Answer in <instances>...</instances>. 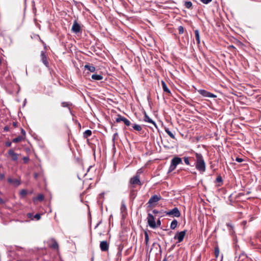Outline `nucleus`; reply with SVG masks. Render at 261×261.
<instances>
[{"label":"nucleus","instance_id":"nucleus-56","mask_svg":"<svg viewBox=\"0 0 261 261\" xmlns=\"http://www.w3.org/2000/svg\"><path fill=\"white\" fill-rule=\"evenodd\" d=\"M18 247V250H19L20 249H22V247Z\"/></svg>","mask_w":261,"mask_h":261},{"label":"nucleus","instance_id":"nucleus-53","mask_svg":"<svg viewBox=\"0 0 261 261\" xmlns=\"http://www.w3.org/2000/svg\"><path fill=\"white\" fill-rule=\"evenodd\" d=\"M13 125L14 127H16V126H17V122H13Z\"/></svg>","mask_w":261,"mask_h":261},{"label":"nucleus","instance_id":"nucleus-4","mask_svg":"<svg viewBox=\"0 0 261 261\" xmlns=\"http://www.w3.org/2000/svg\"><path fill=\"white\" fill-rule=\"evenodd\" d=\"M186 233L187 230H186L180 232H177L174 237V239L177 240V243H180L183 241Z\"/></svg>","mask_w":261,"mask_h":261},{"label":"nucleus","instance_id":"nucleus-58","mask_svg":"<svg viewBox=\"0 0 261 261\" xmlns=\"http://www.w3.org/2000/svg\"><path fill=\"white\" fill-rule=\"evenodd\" d=\"M140 170H141V169H139V170H138V171H139V174L140 173H141Z\"/></svg>","mask_w":261,"mask_h":261},{"label":"nucleus","instance_id":"nucleus-34","mask_svg":"<svg viewBox=\"0 0 261 261\" xmlns=\"http://www.w3.org/2000/svg\"><path fill=\"white\" fill-rule=\"evenodd\" d=\"M184 160L185 164L187 165H190L189 157H184Z\"/></svg>","mask_w":261,"mask_h":261},{"label":"nucleus","instance_id":"nucleus-8","mask_svg":"<svg viewBox=\"0 0 261 261\" xmlns=\"http://www.w3.org/2000/svg\"><path fill=\"white\" fill-rule=\"evenodd\" d=\"M7 157H10L13 161H16L18 160V154L15 153L13 149H10L6 154Z\"/></svg>","mask_w":261,"mask_h":261},{"label":"nucleus","instance_id":"nucleus-57","mask_svg":"<svg viewBox=\"0 0 261 261\" xmlns=\"http://www.w3.org/2000/svg\"><path fill=\"white\" fill-rule=\"evenodd\" d=\"M241 256H246L244 254H241V255H240V257Z\"/></svg>","mask_w":261,"mask_h":261},{"label":"nucleus","instance_id":"nucleus-37","mask_svg":"<svg viewBox=\"0 0 261 261\" xmlns=\"http://www.w3.org/2000/svg\"><path fill=\"white\" fill-rule=\"evenodd\" d=\"M20 194L21 196H24L27 194V191L25 190H22L20 192Z\"/></svg>","mask_w":261,"mask_h":261},{"label":"nucleus","instance_id":"nucleus-52","mask_svg":"<svg viewBox=\"0 0 261 261\" xmlns=\"http://www.w3.org/2000/svg\"><path fill=\"white\" fill-rule=\"evenodd\" d=\"M4 203V201L3 200V199L0 198V204H3Z\"/></svg>","mask_w":261,"mask_h":261},{"label":"nucleus","instance_id":"nucleus-25","mask_svg":"<svg viewBox=\"0 0 261 261\" xmlns=\"http://www.w3.org/2000/svg\"><path fill=\"white\" fill-rule=\"evenodd\" d=\"M44 199V196L42 194H39L36 197L33 198L34 202L37 200L42 201Z\"/></svg>","mask_w":261,"mask_h":261},{"label":"nucleus","instance_id":"nucleus-5","mask_svg":"<svg viewBox=\"0 0 261 261\" xmlns=\"http://www.w3.org/2000/svg\"><path fill=\"white\" fill-rule=\"evenodd\" d=\"M129 183L132 185H142V183L139 179V171H137L135 176L130 179Z\"/></svg>","mask_w":261,"mask_h":261},{"label":"nucleus","instance_id":"nucleus-12","mask_svg":"<svg viewBox=\"0 0 261 261\" xmlns=\"http://www.w3.org/2000/svg\"><path fill=\"white\" fill-rule=\"evenodd\" d=\"M40 57L42 62L46 67H48L49 64L47 60V57L45 55V53L44 51H42L41 52Z\"/></svg>","mask_w":261,"mask_h":261},{"label":"nucleus","instance_id":"nucleus-47","mask_svg":"<svg viewBox=\"0 0 261 261\" xmlns=\"http://www.w3.org/2000/svg\"><path fill=\"white\" fill-rule=\"evenodd\" d=\"M8 181L9 183H12L13 182V179L11 178H9L8 179Z\"/></svg>","mask_w":261,"mask_h":261},{"label":"nucleus","instance_id":"nucleus-55","mask_svg":"<svg viewBox=\"0 0 261 261\" xmlns=\"http://www.w3.org/2000/svg\"><path fill=\"white\" fill-rule=\"evenodd\" d=\"M162 261H168L166 258H164Z\"/></svg>","mask_w":261,"mask_h":261},{"label":"nucleus","instance_id":"nucleus-50","mask_svg":"<svg viewBox=\"0 0 261 261\" xmlns=\"http://www.w3.org/2000/svg\"><path fill=\"white\" fill-rule=\"evenodd\" d=\"M21 132L23 135H25V132L23 128H21Z\"/></svg>","mask_w":261,"mask_h":261},{"label":"nucleus","instance_id":"nucleus-7","mask_svg":"<svg viewBox=\"0 0 261 261\" xmlns=\"http://www.w3.org/2000/svg\"><path fill=\"white\" fill-rule=\"evenodd\" d=\"M162 199V197L160 195H154L151 197L149 201L147 202L148 206H151L154 203L158 202L159 200Z\"/></svg>","mask_w":261,"mask_h":261},{"label":"nucleus","instance_id":"nucleus-32","mask_svg":"<svg viewBox=\"0 0 261 261\" xmlns=\"http://www.w3.org/2000/svg\"><path fill=\"white\" fill-rule=\"evenodd\" d=\"M176 168V167H175L171 163L169 168V170H168V172H171L173 171Z\"/></svg>","mask_w":261,"mask_h":261},{"label":"nucleus","instance_id":"nucleus-39","mask_svg":"<svg viewBox=\"0 0 261 261\" xmlns=\"http://www.w3.org/2000/svg\"><path fill=\"white\" fill-rule=\"evenodd\" d=\"M212 0H200V1L204 4H207L212 2Z\"/></svg>","mask_w":261,"mask_h":261},{"label":"nucleus","instance_id":"nucleus-26","mask_svg":"<svg viewBox=\"0 0 261 261\" xmlns=\"http://www.w3.org/2000/svg\"><path fill=\"white\" fill-rule=\"evenodd\" d=\"M144 235H145V245H146V246H148V242H149V238L148 234V233H147V232L146 231H145L144 232Z\"/></svg>","mask_w":261,"mask_h":261},{"label":"nucleus","instance_id":"nucleus-10","mask_svg":"<svg viewBox=\"0 0 261 261\" xmlns=\"http://www.w3.org/2000/svg\"><path fill=\"white\" fill-rule=\"evenodd\" d=\"M116 121L117 122L123 121L126 126H129L131 124V123L129 120H128L126 118L122 117L120 115H118V117L116 119Z\"/></svg>","mask_w":261,"mask_h":261},{"label":"nucleus","instance_id":"nucleus-29","mask_svg":"<svg viewBox=\"0 0 261 261\" xmlns=\"http://www.w3.org/2000/svg\"><path fill=\"white\" fill-rule=\"evenodd\" d=\"M23 139V137L21 136H18L12 140L13 143H18L20 142Z\"/></svg>","mask_w":261,"mask_h":261},{"label":"nucleus","instance_id":"nucleus-13","mask_svg":"<svg viewBox=\"0 0 261 261\" xmlns=\"http://www.w3.org/2000/svg\"><path fill=\"white\" fill-rule=\"evenodd\" d=\"M171 163L176 167L177 165L182 163L181 159L178 156L174 157L171 160Z\"/></svg>","mask_w":261,"mask_h":261},{"label":"nucleus","instance_id":"nucleus-45","mask_svg":"<svg viewBox=\"0 0 261 261\" xmlns=\"http://www.w3.org/2000/svg\"><path fill=\"white\" fill-rule=\"evenodd\" d=\"M9 130V127L8 126H6L4 128V132H8Z\"/></svg>","mask_w":261,"mask_h":261},{"label":"nucleus","instance_id":"nucleus-19","mask_svg":"<svg viewBox=\"0 0 261 261\" xmlns=\"http://www.w3.org/2000/svg\"><path fill=\"white\" fill-rule=\"evenodd\" d=\"M162 85L163 91L164 92L168 93H171L170 90L168 88L165 82L163 81H162Z\"/></svg>","mask_w":261,"mask_h":261},{"label":"nucleus","instance_id":"nucleus-38","mask_svg":"<svg viewBox=\"0 0 261 261\" xmlns=\"http://www.w3.org/2000/svg\"><path fill=\"white\" fill-rule=\"evenodd\" d=\"M22 160L23 161V162L24 163H28L29 162V161H30V159H29V156H24L23 158H22Z\"/></svg>","mask_w":261,"mask_h":261},{"label":"nucleus","instance_id":"nucleus-42","mask_svg":"<svg viewBox=\"0 0 261 261\" xmlns=\"http://www.w3.org/2000/svg\"><path fill=\"white\" fill-rule=\"evenodd\" d=\"M12 142L10 141H8L5 143V145L7 147H10L11 146Z\"/></svg>","mask_w":261,"mask_h":261},{"label":"nucleus","instance_id":"nucleus-11","mask_svg":"<svg viewBox=\"0 0 261 261\" xmlns=\"http://www.w3.org/2000/svg\"><path fill=\"white\" fill-rule=\"evenodd\" d=\"M100 248L102 251L106 252L108 251L109 248V245L107 241H103L100 242Z\"/></svg>","mask_w":261,"mask_h":261},{"label":"nucleus","instance_id":"nucleus-27","mask_svg":"<svg viewBox=\"0 0 261 261\" xmlns=\"http://www.w3.org/2000/svg\"><path fill=\"white\" fill-rule=\"evenodd\" d=\"M165 132L171 138L175 139L174 135L168 128H166Z\"/></svg>","mask_w":261,"mask_h":261},{"label":"nucleus","instance_id":"nucleus-28","mask_svg":"<svg viewBox=\"0 0 261 261\" xmlns=\"http://www.w3.org/2000/svg\"><path fill=\"white\" fill-rule=\"evenodd\" d=\"M132 127L134 129L137 131H141L142 130V127L140 125L137 124H134Z\"/></svg>","mask_w":261,"mask_h":261},{"label":"nucleus","instance_id":"nucleus-54","mask_svg":"<svg viewBox=\"0 0 261 261\" xmlns=\"http://www.w3.org/2000/svg\"><path fill=\"white\" fill-rule=\"evenodd\" d=\"M35 178H37L38 177V174L37 173H35L34 175Z\"/></svg>","mask_w":261,"mask_h":261},{"label":"nucleus","instance_id":"nucleus-9","mask_svg":"<svg viewBox=\"0 0 261 261\" xmlns=\"http://www.w3.org/2000/svg\"><path fill=\"white\" fill-rule=\"evenodd\" d=\"M71 31L75 34H78L82 32L81 27L76 21L73 22L71 28Z\"/></svg>","mask_w":261,"mask_h":261},{"label":"nucleus","instance_id":"nucleus-43","mask_svg":"<svg viewBox=\"0 0 261 261\" xmlns=\"http://www.w3.org/2000/svg\"><path fill=\"white\" fill-rule=\"evenodd\" d=\"M5 178V174L4 173H0V180H3Z\"/></svg>","mask_w":261,"mask_h":261},{"label":"nucleus","instance_id":"nucleus-30","mask_svg":"<svg viewBox=\"0 0 261 261\" xmlns=\"http://www.w3.org/2000/svg\"><path fill=\"white\" fill-rule=\"evenodd\" d=\"M136 193L134 191H131L129 194L130 199L133 200L136 197Z\"/></svg>","mask_w":261,"mask_h":261},{"label":"nucleus","instance_id":"nucleus-22","mask_svg":"<svg viewBox=\"0 0 261 261\" xmlns=\"http://www.w3.org/2000/svg\"><path fill=\"white\" fill-rule=\"evenodd\" d=\"M92 135V132L91 130L87 129L84 132L83 134V137L84 138H87L91 136Z\"/></svg>","mask_w":261,"mask_h":261},{"label":"nucleus","instance_id":"nucleus-6","mask_svg":"<svg viewBox=\"0 0 261 261\" xmlns=\"http://www.w3.org/2000/svg\"><path fill=\"white\" fill-rule=\"evenodd\" d=\"M198 92L203 96V97H209V98H216L217 97V95L212 93L206 90H203V89H199L198 90Z\"/></svg>","mask_w":261,"mask_h":261},{"label":"nucleus","instance_id":"nucleus-49","mask_svg":"<svg viewBox=\"0 0 261 261\" xmlns=\"http://www.w3.org/2000/svg\"><path fill=\"white\" fill-rule=\"evenodd\" d=\"M226 225H227V227H230L231 228H232V225L231 224L227 223Z\"/></svg>","mask_w":261,"mask_h":261},{"label":"nucleus","instance_id":"nucleus-36","mask_svg":"<svg viewBox=\"0 0 261 261\" xmlns=\"http://www.w3.org/2000/svg\"><path fill=\"white\" fill-rule=\"evenodd\" d=\"M12 183L17 186H19L20 184V181L17 179H13V182Z\"/></svg>","mask_w":261,"mask_h":261},{"label":"nucleus","instance_id":"nucleus-20","mask_svg":"<svg viewBox=\"0 0 261 261\" xmlns=\"http://www.w3.org/2000/svg\"><path fill=\"white\" fill-rule=\"evenodd\" d=\"M85 68L88 69L91 72H94L96 70V68L94 66H91L89 65H85Z\"/></svg>","mask_w":261,"mask_h":261},{"label":"nucleus","instance_id":"nucleus-48","mask_svg":"<svg viewBox=\"0 0 261 261\" xmlns=\"http://www.w3.org/2000/svg\"><path fill=\"white\" fill-rule=\"evenodd\" d=\"M152 213L154 214H158L159 213V211L158 210H153L152 211Z\"/></svg>","mask_w":261,"mask_h":261},{"label":"nucleus","instance_id":"nucleus-35","mask_svg":"<svg viewBox=\"0 0 261 261\" xmlns=\"http://www.w3.org/2000/svg\"><path fill=\"white\" fill-rule=\"evenodd\" d=\"M216 181L217 182H222L223 179L222 177L220 175L218 176L216 179Z\"/></svg>","mask_w":261,"mask_h":261},{"label":"nucleus","instance_id":"nucleus-14","mask_svg":"<svg viewBox=\"0 0 261 261\" xmlns=\"http://www.w3.org/2000/svg\"><path fill=\"white\" fill-rule=\"evenodd\" d=\"M144 121L148 123L153 124V125L157 128V125L155 122L152 120L146 114V112L144 114Z\"/></svg>","mask_w":261,"mask_h":261},{"label":"nucleus","instance_id":"nucleus-21","mask_svg":"<svg viewBox=\"0 0 261 261\" xmlns=\"http://www.w3.org/2000/svg\"><path fill=\"white\" fill-rule=\"evenodd\" d=\"M72 105V104L71 103H70L69 102H65V101H64V102H62L61 103V106L62 107H67L68 108V109L69 110V112L70 113H71V110L70 108V106Z\"/></svg>","mask_w":261,"mask_h":261},{"label":"nucleus","instance_id":"nucleus-2","mask_svg":"<svg viewBox=\"0 0 261 261\" xmlns=\"http://www.w3.org/2000/svg\"><path fill=\"white\" fill-rule=\"evenodd\" d=\"M166 215L172 217H179L180 216V212L177 207H174L172 210L165 212Z\"/></svg>","mask_w":261,"mask_h":261},{"label":"nucleus","instance_id":"nucleus-17","mask_svg":"<svg viewBox=\"0 0 261 261\" xmlns=\"http://www.w3.org/2000/svg\"><path fill=\"white\" fill-rule=\"evenodd\" d=\"M194 33H195V39H196V42H197V44L199 45L200 43L199 32L198 30H196L194 31Z\"/></svg>","mask_w":261,"mask_h":261},{"label":"nucleus","instance_id":"nucleus-33","mask_svg":"<svg viewBox=\"0 0 261 261\" xmlns=\"http://www.w3.org/2000/svg\"><path fill=\"white\" fill-rule=\"evenodd\" d=\"M179 34H182L184 32V28L182 26H179L178 28Z\"/></svg>","mask_w":261,"mask_h":261},{"label":"nucleus","instance_id":"nucleus-40","mask_svg":"<svg viewBox=\"0 0 261 261\" xmlns=\"http://www.w3.org/2000/svg\"><path fill=\"white\" fill-rule=\"evenodd\" d=\"M34 218L36 219V220H39L41 218V215L39 214H36L34 216Z\"/></svg>","mask_w":261,"mask_h":261},{"label":"nucleus","instance_id":"nucleus-51","mask_svg":"<svg viewBox=\"0 0 261 261\" xmlns=\"http://www.w3.org/2000/svg\"><path fill=\"white\" fill-rule=\"evenodd\" d=\"M229 48L236 49V48L233 45H229Z\"/></svg>","mask_w":261,"mask_h":261},{"label":"nucleus","instance_id":"nucleus-44","mask_svg":"<svg viewBox=\"0 0 261 261\" xmlns=\"http://www.w3.org/2000/svg\"><path fill=\"white\" fill-rule=\"evenodd\" d=\"M156 227L157 226H160L161 225V221H160V219H159L157 221V222H156Z\"/></svg>","mask_w":261,"mask_h":261},{"label":"nucleus","instance_id":"nucleus-46","mask_svg":"<svg viewBox=\"0 0 261 261\" xmlns=\"http://www.w3.org/2000/svg\"><path fill=\"white\" fill-rule=\"evenodd\" d=\"M118 136V134L117 133H115L114 135H113V141H114L115 139H116V137Z\"/></svg>","mask_w":261,"mask_h":261},{"label":"nucleus","instance_id":"nucleus-41","mask_svg":"<svg viewBox=\"0 0 261 261\" xmlns=\"http://www.w3.org/2000/svg\"><path fill=\"white\" fill-rule=\"evenodd\" d=\"M244 161V160L242 158H240L239 157H237L236 158V161L239 162V163H241L243 161Z\"/></svg>","mask_w":261,"mask_h":261},{"label":"nucleus","instance_id":"nucleus-16","mask_svg":"<svg viewBox=\"0 0 261 261\" xmlns=\"http://www.w3.org/2000/svg\"><path fill=\"white\" fill-rule=\"evenodd\" d=\"M120 210L122 213H126L127 211V208L126 205L125 204V202L124 200L121 201V205L120 207Z\"/></svg>","mask_w":261,"mask_h":261},{"label":"nucleus","instance_id":"nucleus-1","mask_svg":"<svg viewBox=\"0 0 261 261\" xmlns=\"http://www.w3.org/2000/svg\"><path fill=\"white\" fill-rule=\"evenodd\" d=\"M195 166L196 169L201 174H203L206 170V163L202 154L195 152Z\"/></svg>","mask_w":261,"mask_h":261},{"label":"nucleus","instance_id":"nucleus-23","mask_svg":"<svg viewBox=\"0 0 261 261\" xmlns=\"http://www.w3.org/2000/svg\"><path fill=\"white\" fill-rule=\"evenodd\" d=\"M177 221L175 219H174L171 223L170 228L172 229H174L177 227Z\"/></svg>","mask_w":261,"mask_h":261},{"label":"nucleus","instance_id":"nucleus-18","mask_svg":"<svg viewBox=\"0 0 261 261\" xmlns=\"http://www.w3.org/2000/svg\"><path fill=\"white\" fill-rule=\"evenodd\" d=\"M91 78L96 81H100L103 79V76L100 74H94L92 75Z\"/></svg>","mask_w":261,"mask_h":261},{"label":"nucleus","instance_id":"nucleus-31","mask_svg":"<svg viewBox=\"0 0 261 261\" xmlns=\"http://www.w3.org/2000/svg\"><path fill=\"white\" fill-rule=\"evenodd\" d=\"M215 255L216 258H217L219 255V248L218 246L215 248Z\"/></svg>","mask_w":261,"mask_h":261},{"label":"nucleus","instance_id":"nucleus-3","mask_svg":"<svg viewBox=\"0 0 261 261\" xmlns=\"http://www.w3.org/2000/svg\"><path fill=\"white\" fill-rule=\"evenodd\" d=\"M147 222L148 224L151 228H155L156 227V224L155 221L154 217L150 213L148 214Z\"/></svg>","mask_w":261,"mask_h":261},{"label":"nucleus","instance_id":"nucleus-15","mask_svg":"<svg viewBox=\"0 0 261 261\" xmlns=\"http://www.w3.org/2000/svg\"><path fill=\"white\" fill-rule=\"evenodd\" d=\"M52 244L50 245V247L54 249H57L59 248V245L57 241L54 239H52L51 240Z\"/></svg>","mask_w":261,"mask_h":261},{"label":"nucleus","instance_id":"nucleus-59","mask_svg":"<svg viewBox=\"0 0 261 261\" xmlns=\"http://www.w3.org/2000/svg\"><path fill=\"white\" fill-rule=\"evenodd\" d=\"M155 245V243H154L152 245V246H154Z\"/></svg>","mask_w":261,"mask_h":261},{"label":"nucleus","instance_id":"nucleus-24","mask_svg":"<svg viewBox=\"0 0 261 261\" xmlns=\"http://www.w3.org/2000/svg\"><path fill=\"white\" fill-rule=\"evenodd\" d=\"M184 6L188 9H192L193 4L190 1L185 2Z\"/></svg>","mask_w":261,"mask_h":261}]
</instances>
